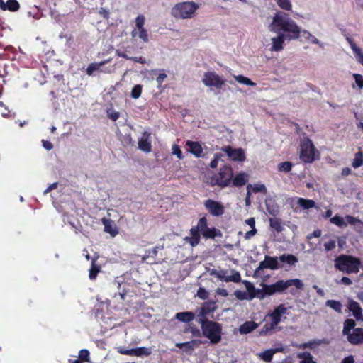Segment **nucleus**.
<instances>
[{
	"label": "nucleus",
	"instance_id": "obj_1",
	"mask_svg": "<svg viewBox=\"0 0 363 363\" xmlns=\"http://www.w3.org/2000/svg\"><path fill=\"white\" fill-rule=\"evenodd\" d=\"M268 29L277 34V36L271 38L270 51L272 52L282 50L285 40H296L301 35V28L290 18L288 13L280 11L276 12L272 16Z\"/></svg>",
	"mask_w": 363,
	"mask_h": 363
},
{
	"label": "nucleus",
	"instance_id": "obj_2",
	"mask_svg": "<svg viewBox=\"0 0 363 363\" xmlns=\"http://www.w3.org/2000/svg\"><path fill=\"white\" fill-rule=\"evenodd\" d=\"M200 4L194 1H186L177 3L171 9L172 17L177 20H189L195 18L200 8Z\"/></svg>",
	"mask_w": 363,
	"mask_h": 363
},
{
	"label": "nucleus",
	"instance_id": "obj_3",
	"mask_svg": "<svg viewBox=\"0 0 363 363\" xmlns=\"http://www.w3.org/2000/svg\"><path fill=\"white\" fill-rule=\"evenodd\" d=\"M294 286L296 289H301L303 287V281L299 279H289L286 281L279 280L273 284H264L262 286L263 298L264 295H272L275 293H281L288 287Z\"/></svg>",
	"mask_w": 363,
	"mask_h": 363
},
{
	"label": "nucleus",
	"instance_id": "obj_4",
	"mask_svg": "<svg viewBox=\"0 0 363 363\" xmlns=\"http://www.w3.org/2000/svg\"><path fill=\"white\" fill-rule=\"evenodd\" d=\"M199 323L203 335L210 340L212 344H217L221 340V325L208 320L200 319Z\"/></svg>",
	"mask_w": 363,
	"mask_h": 363
},
{
	"label": "nucleus",
	"instance_id": "obj_5",
	"mask_svg": "<svg viewBox=\"0 0 363 363\" xmlns=\"http://www.w3.org/2000/svg\"><path fill=\"white\" fill-rule=\"evenodd\" d=\"M288 308L284 304H280L270 314L269 318L271 320L270 323H266L263 329L260 331V335H265L269 333L273 332L278 324L282 319L286 318V313Z\"/></svg>",
	"mask_w": 363,
	"mask_h": 363
},
{
	"label": "nucleus",
	"instance_id": "obj_6",
	"mask_svg": "<svg viewBox=\"0 0 363 363\" xmlns=\"http://www.w3.org/2000/svg\"><path fill=\"white\" fill-rule=\"evenodd\" d=\"M361 262L358 258L347 255H341L335 259V266L340 271L350 274L359 271Z\"/></svg>",
	"mask_w": 363,
	"mask_h": 363
},
{
	"label": "nucleus",
	"instance_id": "obj_7",
	"mask_svg": "<svg viewBox=\"0 0 363 363\" xmlns=\"http://www.w3.org/2000/svg\"><path fill=\"white\" fill-rule=\"evenodd\" d=\"M299 157L305 163H312L319 157L318 151L308 137H304L301 141Z\"/></svg>",
	"mask_w": 363,
	"mask_h": 363
},
{
	"label": "nucleus",
	"instance_id": "obj_8",
	"mask_svg": "<svg viewBox=\"0 0 363 363\" xmlns=\"http://www.w3.org/2000/svg\"><path fill=\"white\" fill-rule=\"evenodd\" d=\"M233 177V170L230 166L225 165L218 174L213 176L210 180L212 186L218 185L221 187L228 186Z\"/></svg>",
	"mask_w": 363,
	"mask_h": 363
},
{
	"label": "nucleus",
	"instance_id": "obj_9",
	"mask_svg": "<svg viewBox=\"0 0 363 363\" xmlns=\"http://www.w3.org/2000/svg\"><path fill=\"white\" fill-rule=\"evenodd\" d=\"M211 275L216 277L218 279L225 282H240L241 280L240 274L235 270H225L223 269H212L209 271Z\"/></svg>",
	"mask_w": 363,
	"mask_h": 363
},
{
	"label": "nucleus",
	"instance_id": "obj_10",
	"mask_svg": "<svg viewBox=\"0 0 363 363\" xmlns=\"http://www.w3.org/2000/svg\"><path fill=\"white\" fill-rule=\"evenodd\" d=\"M203 84L211 88L221 89L225 84V79L215 72H207L203 74Z\"/></svg>",
	"mask_w": 363,
	"mask_h": 363
},
{
	"label": "nucleus",
	"instance_id": "obj_11",
	"mask_svg": "<svg viewBox=\"0 0 363 363\" xmlns=\"http://www.w3.org/2000/svg\"><path fill=\"white\" fill-rule=\"evenodd\" d=\"M280 267L278 257L266 255L264 259L259 262L258 267L255 270L253 277L256 278L260 277L264 269L275 270Z\"/></svg>",
	"mask_w": 363,
	"mask_h": 363
},
{
	"label": "nucleus",
	"instance_id": "obj_12",
	"mask_svg": "<svg viewBox=\"0 0 363 363\" xmlns=\"http://www.w3.org/2000/svg\"><path fill=\"white\" fill-rule=\"evenodd\" d=\"M204 206L213 216H219L224 213V206L218 201L208 199L205 201Z\"/></svg>",
	"mask_w": 363,
	"mask_h": 363
},
{
	"label": "nucleus",
	"instance_id": "obj_13",
	"mask_svg": "<svg viewBox=\"0 0 363 363\" xmlns=\"http://www.w3.org/2000/svg\"><path fill=\"white\" fill-rule=\"evenodd\" d=\"M222 150L233 161L242 162L245 160V152L241 148L233 149L230 146H227Z\"/></svg>",
	"mask_w": 363,
	"mask_h": 363
},
{
	"label": "nucleus",
	"instance_id": "obj_14",
	"mask_svg": "<svg viewBox=\"0 0 363 363\" xmlns=\"http://www.w3.org/2000/svg\"><path fill=\"white\" fill-rule=\"evenodd\" d=\"M138 149L144 152L148 153L152 150L151 135L150 133L144 132L138 139Z\"/></svg>",
	"mask_w": 363,
	"mask_h": 363
},
{
	"label": "nucleus",
	"instance_id": "obj_15",
	"mask_svg": "<svg viewBox=\"0 0 363 363\" xmlns=\"http://www.w3.org/2000/svg\"><path fill=\"white\" fill-rule=\"evenodd\" d=\"M300 207L303 210L310 209L314 208L315 206V203L314 201L311 199H305L303 198H297L294 199L291 201V206L294 208V211L297 212V207Z\"/></svg>",
	"mask_w": 363,
	"mask_h": 363
},
{
	"label": "nucleus",
	"instance_id": "obj_16",
	"mask_svg": "<svg viewBox=\"0 0 363 363\" xmlns=\"http://www.w3.org/2000/svg\"><path fill=\"white\" fill-rule=\"evenodd\" d=\"M347 41L352 50L356 61L363 66V49L359 47L350 38H347Z\"/></svg>",
	"mask_w": 363,
	"mask_h": 363
},
{
	"label": "nucleus",
	"instance_id": "obj_17",
	"mask_svg": "<svg viewBox=\"0 0 363 363\" xmlns=\"http://www.w3.org/2000/svg\"><path fill=\"white\" fill-rule=\"evenodd\" d=\"M101 223L104 225V231L110 234L112 237H115L118 234V230L114 221L109 218H103Z\"/></svg>",
	"mask_w": 363,
	"mask_h": 363
},
{
	"label": "nucleus",
	"instance_id": "obj_18",
	"mask_svg": "<svg viewBox=\"0 0 363 363\" xmlns=\"http://www.w3.org/2000/svg\"><path fill=\"white\" fill-rule=\"evenodd\" d=\"M328 342L325 339H323V340L314 339V340H309L308 342H305V343L296 344L294 345L299 349L309 348L311 350H314L323 344H328Z\"/></svg>",
	"mask_w": 363,
	"mask_h": 363
},
{
	"label": "nucleus",
	"instance_id": "obj_19",
	"mask_svg": "<svg viewBox=\"0 0 363 363\" xmlns=\"http://www.w3.org/2000/svg\"><path fill=\"white\" fill-rule=\"evenodd\" d=\"M347 340L352 345H358L363 342V329L355 328L352 333L347 335Z\"/></svg>",
	"mask_w": 363,
	"mask_h": 363
},
{
	"label": "nucleus",
	"instance_id": "obj_20",
	"mask_svg": "<svg viewBox=\"0 0 363 363\" xmlns=\"http://www.w3.org/2000/svg\"><path fill=\"white\" fill-rule=\"evenodd\" d=\"M108 62V60H105L100 62L91 63L86 69V74L89 76H91L95 72H111V69H101V67Z\"/></svg>",
	"mask_w": 363,
	"mask_h": 363
},
{
	"label": "nucleus",
	"instance_id": "obj_21",
	"mask_svg": "<svg viewBox=\"0 0 363 363\" xmlns=\"http://www.w3.org/2000/svg\"><path fill=\"white\" fill-rule=\"evenodd\" d=\"M348 309L352 313L357 320H362L363 321L362 308L357 302L352 300L349 301Z\"/></svg>",
	"mask_w": 363,
	"mask_h": 363
},
{
	"label": "nucleus",
	"instance_id": "obj_22",
	"mask_svg": "<svg viewBox=\"0 0 363 363\" xmlns=\"http://www.w3.org/2000/svg\"><path fill=\"white\" fill-rule=\"evenodd\" d=\"M20 8V4L17 0H8L4 3L3 0H0V9L3 11L9 10L10 11H17Z\"/></svg>",
	"mask_w": 363,
	"mask_h": 363
},
{
	"label": "nucleus",
	"instance_id": "obj_23",
	"mask_svg": "<svg viewBox=\"0 0 363 363\" xmlns=\"http://www.w3.org/2000/svg\"><path fill=\"white\" fill-rule=\"evenodd\" d=\"M283 349L281 347L277 349H269L267 350L262 352H259L257 354V356L266 362H270L272 359L273 355L279 352H281Z\"/></svg>",
	"mask_w": 363,
	"mask_h": 363
},
{
	"label": "nucleus",
	"instance_id": "obj_24",
	"mask_svg": "<svg viewBox=\"0 0 363 363\" xmlns=\"http://www.w3.org/2000/svg\"><path fill=\"white\" fill-rule=\"evenodd\" d=\"M245 224L249 225L250 230L245 233L244 238L245 240H250L257 233V230L255 228V220L254 218H250L245 221Z\"/></svg>",
	"mask_w": 363,
	"mask_h": 363
},
{
	"label": "nucleus",
	"instance_id": "obj_25",
	"mask_svg": "<svg viewBox=\"0 0 363 363\" xmlns=\"http://www.w3.org/2000/svg\"><path fill=\"white\" fill-rule=\"evenodd\" d=\"M216 308L215 302H206L199 309V313L198 316L201 317V319H203V318L208 313L213 312L216 310Z\"/></svg>",
	"mask_w": 363,
	"mask_h": 363
},
{
	"label": "nucleus",
	"instance_id": "obj_26",
	"mask_svg": "<svg viewBox=\"0 0 363 363\" xmlns=\"http://www.w3.org/2000/svg\"><path fill=\"white\" fill-rule=\"evenodd\" d=\"M186 145L189 147V151L199 157L201 155L203 149L201 145L198 142L187 141Z\"/></svg>",
	"mask_w": 363,
	"mask_h": 363
},
{
	"label": "nucleus",
	"instance_id": "obj_27",
	"mask_svg": "<svg viewBox=\"0 0 363 363\" xmlns=\"http://www.w3.org/2000/svg\"><path fill=\"white\" fill-rule=\"evenodd\" d=\"M301 34L306 42L318 45L320 48L324 47L323 43H320V40L315 36L312 35L309 31L306 30H301Z\"/></svg>",
	"mask_w": 363,
	"mask_h": 363
},
{
	"label": "nucleus",
	"instance_id": "obj_28",
	"mask_svg": "<svg viewBox=\"0 0 363 363\" xmlns=\"http://www.w3.org/2000/svg\"><path fill=\"white\" fill-rule=\"evenodd\" d=\"M278 259L279 261L289 266H294L298 262V258L291 254H283Z\"/></svg>",
	"mask_w": 363,
	"mask_h": 363
},
{
	"label": "nucleus",
	"instance_id": "obj_29",
	"mask_svg": "<svg viewBox=\"0 0 363 363\" xmlns=\"http://www.w3.org/2000/svg\"><path fill=\"white\" fill-rule=\"evenodd\" d=\"M196 230L197 229H191V236H188L184 238V240L187 241L191 247H195L199 243L200 241V234L197 233Z\"/></svg>",
	"mask_w": 363,
	"mask_h": 363
},
{
	"label": "nucleus",
	"instance_id": "obj_30",
	"mask_svg": "<svg viewBox=\"0 0 363 363\" xmlns=\"http://www.w3.org/2000/svg\"><path fill=\"white\" fill-rule=\"evenodd\" d=\"M131 35L133 38L138 37L144 43L148 41V34L145 28H134L131 32Z\"/></svg>",
	"mask_w": 363,
	"mask_h": 363
},
{
	"label": "nucleus",
	"instance_id": "obj_31",
	"mask_svg": "<svg viewBox=\"0 0 363 363\" xmlns=\"http://www.w3.org/2000/svg\"><path fill=\"white\" fill-rule=\"evenodd\" d=\"M195 314L192 312L177 313L175 318L183 323H189L194 319Z\"/></svg>",
	"mask_w": 363,
	"mask_h": 363
},
{
	"label": "nucleus",
	"instance_id": "obj_32",
	"mask_svg": "<svg viewBox=\"0 0 363 363\" xmlns=\"http://www.w3.org/2000/svg\"><path fill=\"white\" fill-rule=\"evenodd\" d=\"M257 327V325L255 322L247 321L240 326L239 331L241 334H247L256 329Z\"/></svg>",
	"mask_w": 363,
	"mask_h": 363
},
{
	"label": "nucleus",
	"instance_id": "obj_33",
	"mask_svg": "<svg viewBox=\"0 0 363 363\" xmlns=\"http://www.w3.org/2000/svg\"><path fill=\"white\" fill-rule=\"evenodd\" d=\"M202 235L207 239H213L216 237H222V233L216 228H208Z\"/></svg>",
	"mask_w": 363,
	"mask_h": 363
},
{
	"label": "nucleus",
	"instance_id": "obj_34",
	"mask_svg": "<svg viewBox=\"0 0 363 363\" xmlns=\"http://www.w3.org/2000/svg\"><path fill=\"white\" fill-rule=\"evenodd\" d=\"M269 225L270 228L277 233H281L284 230V226L282 225L281 221L280 219L274 218H269Z\"/></svg>",
	"mask_w": 363,
	"mask_h": 363
},
{
	"label": "nucleus",
	"instance_id": "obj_35",
	"mask_svg": "<svg viewBox=\"0 0 363 363\" xmlns=\"http://www.w3.org/2000/svg\"><path fill=\"white\" fill-rule=\"evenodd\" d=\"M247 180V174L244 172L238 174L233 180L234 186H240L244 185Z\"/></svg>",
	"mask_w": 363,
	"mask_h": 363
},
{
	"label": "nucleus",
	"instance_id": "obj_36",
	"mask_svg": "<svg viewBox=\"0 0 363 363\" xmlns=\"http://www.w3.org/2000/svg\"><path fill=\"white\" fill-rule=\"evenodd\" d=\"M247 191L248 195H250L252 191L255 192V193H257V192L266 193V191H267L265 186L262 184H257L255 185L248 184L247 186Z\"/></svg>",
	"mask_w": 363,
	"mask_h": 363
},
{
	"label": "nucleus",
	"instance_id": "obj_37",
	"mask_svg": "<svg viewBox=\"0 0 363 363\" xmlns=\"http://www.w3.org/2000/svg\"><path fill=\"white\" fill-rule=\"evenodd\" d=\"M207 225V219L206 217H202L198 221L197 225L196 227H193L191 229H197L196 232L199 234H203V232L208 229Z\"/></svg>",
	"mask_w": 363,
	"mask_h": 363
},
{
	"label": "nucleus",
	"instance_id": "obj_38",
	"mask_svg": "<svg viewBox=\"0 0 363 363\" xmlns=\"http://www.w3.org/2000/svg\"><path fill=\"white\" fill-rule=\"evenodd\" d=\"M352 77L354 80V84H352V88L353 89L357 88L359 90H362L363 89V76L361 74L354 73L352 74Z\"/></svg>",
	"mask_w": 363,
	"mask_h": 363
},
{
	"label": "nucleus",
	"instance_id": "obj_39",
	"mask_svg": "<svg viewBox=\"0 0 363 363\" xmlns=\"http://www.w3.org/2000/svg\"><path fill=\"white\" fill-rule=\"evenodd\" d=\"M297 357L301 359L300 363H317L313 356L307 352L298 353Z\"/></svg>",
	"mask_w": 363,
	"mask_h": 363
},
{
	"label": "nucleus",
	"instance_id": "obj_40",
	"mask_svg": "<svg viewBox=\"0 0 363 363\" xmlns=\"http://www.w3.org/2000/svg\"><path fill=\"white\" fill-rule=\"evenodd\" d=\"M233 78L241 84H244L250 86H255L256 84L253 82L250 78L244 75H233Z\"/></svg>",
	"mask_w": 363,
	"mask_h": 363
},
{
	"label": "nucleus",
	"instance_id": "obj_41",
	"mask_svg": "<svg viewBox=\"0 0 363 363\" xmlns=\"http://www.w3.org/2000/svg\"><path fill=\"white\" fill-rule=\"evenodd\" d=\"M330 221L331 223L341 228H345L347 226V223L346 221L345 217L342 218L339 216H335L331 218Z\"/></svg>",
	"mask_w": 363,
	"mask_h": 363
},
{
	"label": "nucleus",
	"instance_id": "obj_42",
	"mask_svg": "<svg viewBox=\"0 0 363 363\" xmlns=\"http://www.w3.org/2000/svg\"><path fill=\"white\" fill-rule=\"evenodd\" d=\"M345 219L347 225L350 224L353 225L354 228H363V222L356 217L347 215L345 216Z\"/></svg>",
	"mask_w": 363,
	"mask_h": 363
},
{
	"label": "nucleus",
	"instance_id": "obj_43",
	"mask_svg": "<svg viewBox=\"0 0 363 363\" xmlns=\"http://www.w3.org/2000/svg\"><path fill=\"white\" fill-rule=\"evenodd\" d=\"M242 284L245 285L246 289V292L250 296V297L253 299L256 296V289L252 283L249 281L244 280Z\"/></svg>",
	"mask_w": 363,
	"mask_h": 363
},
{
	"label": "nucleus",
	"instance_id": "obj_44",
	"mask_svg": "<svg viewBox=\"0 0 363 363\" xmlns=\"http://www.w3.org/2000/svg\"><path fill=\"white\" fill-rule=\"evenodd\" d=\"M355 326V322L352 319H347L344 323V327L342 333L345 335H349L351 333V330Z\"/></svg>",
	"mask_w": 363,
	"mask_h": 363
},
{
	"label": "nucleus",
	"instance_id": "obj_45",
	"mask_svg": "<svg viewBox=\"0 0 363 363\" xmlns=\"http://www.w3.org/2000/svg\"><path fill=\"white\" fill-rule=\"evenodd\" d=\"M363 164V153L358 152L354 155V157L352 162V166L357 169Z\"/></svg>",
	"mask_w": 363,
	"mask_h": 363
},
{
	"label": "nucleus",
	"instance_id": "obj_46",
	"mask_svg": "<svg viewBox=\"0 0 363 363\" xmlns=\"http://www.w3.org/2000/svg\"><path fill=\"white\" fill-rule=\"evenodd\" d=\"M274 1L282 10L290 11L292 9V4L290 0H274Z\"/></svg>",
	"mask_w": 363,
	"mask_h": 363
},
{
	"label": "nucleus",
	"instance_id": "obj_47",
	"mask_svg": "<svg viewBox=\"0 0 363 363\" xmlns=\"http://www.w3.org/2000/svg\"><path fill=\"white\" fill-rule=\"evenodd\" d=\"M326 306L333 308V310L338 313L342 312V306L341 303L338 301L328 300L326 301Z\"/></svg>",
	"mask_w": 363,
	"mask_h": 363
},
{
	"label": "nucleus",
	"instance_id": "obj_48",
	"mask_svg": "<svg viewBox=\"0 0 363 363\" xmlns=\"http://www.w3.org/2000/svg\"><path fill=\"white\" fill-rule=\"evenodd\" d=\"M134 352L135 356L137 357L148 356L152 353V350L151 348L142 347L134 349Z\"/></svg>",
	"mask_w": 363,
	"mask_h": 363
},
{
	"label": "nucleus",
	"instance_id": "obj_49",
	"mask_svg": "<svg viewBox=\"0 0 363 363\" xmlns=\"http://www.w3.org/2000/svg\"><path fill=\"white\" fill-rule=\"evenodd\" d=\"M234 295L238 300H252V298L246 291L236 290L234 292Z\"/></svg>",
	"mask_w": 363,
	"mask_h": 363
},
{
	"label": "nucleus",
	"instance_id": "obj_50",
	"mask_svg": "<svg viewBox=\"0 0 363 363\" xmlns=\"http://www.w3.org/2000/svg\"><path fill=\"white\" fill-rule=\"evenodd\" d=\"M292 164L290 162H284L278 165V170L279 172H289L291 171Z\"/></svg>",
	"mask_w": 363,
	"mask_h": 363
},
{
	"label": "nucleus",
	"instance_id": "obj_51",
	"mask_svg": "<svg viewBox=\"0 0 363 363\" xmlns=\"http://www.w3.org/2000/svg\"><path fill=\"white\" fill-rule=\"evenodd\" d=\"M145 18L143 15H138L135 18V28H145Z\"/></svg>",
	"mask_w": 363,
	"mask_h": 363
},
{
	"label": "nucleus",
	"instance_id": "obj_52",
	"mask_svg": "<svg viewBox=\"0 0 363 363\" xmlns=\"http://www.w3.org/2000/svg\"><path fill=\"white\" fill-rule=\"evenodd\" d=\"M142 91V86L139 84L135 85L131 91V96L133 99H138L140 96Z\"/></svg>",
	"mask_w": 363,
	"mask_h": 363
},
{
	"label": "nucleus",
	"instance_id": "obj_53",
	"mask_svg": "<svg viewBox=\"0 0 363 363\" xmlns=\"http://www.w3.org/2000/svg\"><path fill=\"white\" fill-rule=\"evenodd\" d=\"M99 267L96 266L94 263V262H92V265H91V267L90 269V271H89V278L91 279H94L97 275V274L99 273Z\"/></svg>",
	"mask_w": 363,
	"mask_h": 363
},
{
	"label": "nucleus",
	"instance_id": "obj_54",
	"mask_svg": "<svg viewBox=\"0 0 363 363\" xmlns=\"http://www.w3.org/2000/svg\"><path fill=\"white\" fill-rule=\"evenodd\" d=\"M196 295L202 300H206L208 297V293L203 287H200L198 289Z\"/></svg>",
	"mask_w": 363,
	"mask_h": 363
},
{
	"label": "nucleus",
	"instance_id": "obj_55",
	"mask_svg": "<svg viewBox=\"0 0 363 363\" xmlns=\"http://www.w3.org/2000/svg\"><path fill=\"white\" fill-rule=\"evenodd\" d=\"M222 156L223 155L220 153H216L214 155V158L210 163V166L211 168H216L218 166V162L221 160Z\"/></svg>",
	"mask_w": 363,
	"mask_h": 363
},
{
	"label": "nucleus",
	"instance_id": "obj_56",
	"mask_svg": "<svg viewBox=\"0 0 363 363\" xmlns=\"http://www.w3.org/2000/svg\"><path fill=\"white\" fill-rule=\"evenodd\" d=\"M172 153L176 155L179 159H182L183 157L181 149L176 144H174L172 147Z\"/></svg>",
	"mask_w": 363,
	"mask_h": 363
},
{
	"label": "nucleus",
	"instance_id": "obj_57",
	"mask_svg": "<svg viewBox=\"0 0 363 363\" xmlns=\"http://www.w3.org/2000/svg\"><path fill=\"white\" fill-rule=\"evenodd\" d=\"M79 357L86 362L89 361V352L87 350H81L79 353Z\"/></svg>",
	"mask_w": 363,
	"mask_h": 363
},
{
	"label": "nucleus",
	"instance_id": "obj_58",
	"mask_svg": "<svg viewBox=\"0 0 363 363\" xmlns=\"http://www.w3.org/2000/svg\"><path fill=\"white\" fill-rule=\"evenodd\" d=\"M118 352L121 354L135 356L134 349H125L123 347H119Z\"/></svg>",
	"mask_w": 363,
	"mask_h": 363
},
{
	"label": "nucleus",
	"instance_id": "obj_59",
	"mask_svg": "<svg viewBox=\"0 0 363 363\" xmlns=\"http://www.w3.org/2000/svg\"><path fill=\"white\" fill-rule=\"evenodd\" d=\"M107 113L113 121H116L119 118L118 112L114 111L113 109L108 110Z\"/></svg>",
	"mask_w": 363,
	"mask_h": 363
},
{
	"label": "nucleus",
	"instance_id": "obj_60",
	"mask_svg": "<svg viewBox=\"0 0 363 363\" xmlns=\"http://www.w3.org/2000/svg\"><path fill=\"white\" fill-rule=\"evenodd\" d=\"M324 247L326 251H330L335 247V241L330 240L324 244Z\"/></svg>",
	"mask_w": 363,
	"mask_h": 363
},
{
	"label": "nucleus",
	"instance_id": "obj_61",
	"mask_svg": "<svg viewBox=\"0 0 363 363\" xmlns=\"http://www.w3.org/2000/svg\"><path fill=\"white\" fill-rule=\"evenodd\" d=\"M167 74L164 72L160 73L156 79L158 86H161L164 79L167 78Z\"/></svg>",
	"mask_w": 363,
	"mask_h": 363
},
{
	"label": "nucleus",
	"instance_id": "obj_62",
	"mask_svg": "<svg viewBox=\"0 0 363 363\" xmlns=\"http://www.w3.org/2000/svg\"><path fill=\"white\" fill-rule=\"evenodd\" d=\"M216 293L219 295V296H221L223 297H226L228 296V291L225 289H223V288H218L216 290Z\"/></svg>",
	"mask_w": 363,
	"mask_h": 363
},
{
	"label": "nucleus",
	"instance_id": "obj_63",
	"mask_svg": "<svg viewBox=\"0 0 363 363\" xmlns=\"http://www.w3.org/2000/svg\"><path fill=\"white\" fill-rule=\"evenodd\" d=\"M43 143V146L45 149L48 150H50L52 149L53 146L52 145L51 143H50L49 141H47V140H43L42 141Z\"/></svg>",
	"mask_w": 363,
	"mask_h": 363
},
{
	"label": "nucleus",
	"instance_id": "obj_64",
	"mask_svg": "<svg viewBox=\"0 0 363 363\" xmlns=\"http://www.w3.org/2000/svg\"><path fill=\"white\" fill-rule=\"evenodd\" d=\"M354 357L352 355L346 357L341 362V363H354Z\"/></svg>",
	"mask_w": 363,
	"mask_h": 363
}]
</instances>
